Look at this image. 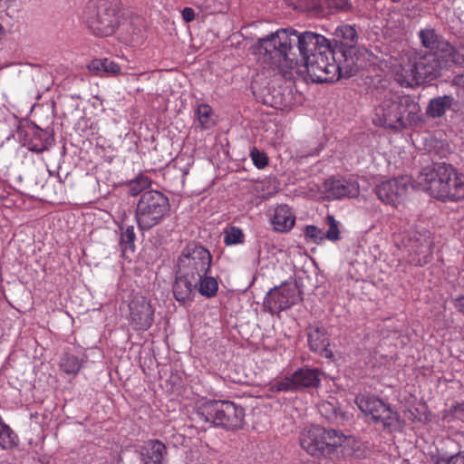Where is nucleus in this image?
Listing matches in <instances>:
<instances>
[{
  "instance_id": "f257e3e1",
  "label": "nucleus",
  "mask_w": 464,
  "mask_h": 464,
  "mask_svg": "<svg viewBox=\"0 0 464 464\" xmlns=\"http://www.w3.org/2000/svg\"><path fill=\"white\" fill-rule=\"evenodd\" d=\"M300 43L301 34L293 28H283L258 39L252 49L264 68L289 80L292 70L299 64Z\"/></svg>"
},
{
  "instance_id": "6e6552de",
  "label": "nucleus",
  "mask_w": 464,
  "mask_h": 464,
  "mask_svg": "<svg viewBox=\"0 0 464 464\" xmlns=\"http://www.w3.org/2000/svg\"><path fill=\"white\" fill-rule=\"evenodd\" d=\"M346 437L335 430L313 426L304 430L299 438L300 446L311 456L331 457L338 447L343 446Z\"/></svg>"
},
{
  "instance_id": "7c9ffc66",
  "label": "nucleus",
  "mask_w": 464,
  "mask_h": 464,
  "mask_svg": "<svg viewBox=\"0 0 464 464\" xmlns=\"http://www.w3.org/2000/svg\"><path fill=\"white\" fill-rule=\"evenodd\" d=\"M60 367L67 374L75 375L80 371L82 363L75 355L65 353L61 359Z\"/></svg>"
},
{
  "instance_id": "49530a36",
  "label": "nucleus",
  "mask_w": 464,
  "mask_h": 464,
  "mask_svg": "<svg viewBox=\"0 0 464 464\" xmlns=\"http://www.w3.org/2000/svg\"><path fill=\"white\" fill-rule=\"evenodd\" d=\"M393 3H398L400 2L401 0H392Z\"/></svg>"
},
{
  "instance_id": "37998d69",
  "label": "nucleus",
  "mask_w": 464,
  "mask_h": 464,
  "mask_svg": "<svg viewBox=\"0 0 464 464\" xmlns=\"http://www.w3.org/2000/svg\"><path fill=\"white\" fill-rule=\"evenodd\" d=\"M455 307L464 314V295L455 300Z\"/></svg>"
},
{
  "instance_id": "2f4dec72",
  "label": "nucleus",
  "mask_w": 464,
  "mask_h": 464,
  "mask_svg": "<svg viewBox=\"0 0 464 464\" xmlns=\"http://www.w3.org/2000/svg\"><path fill=\"white\" fill-rule=\"evenodd\" d=\"M150 187V180L147 177H139L135 180L130 182L128 188L129 194L131 196H142V193L148 192Z\"/></svg>"
},
{
  "instance_id": "dca6fc26",
  "label": "nucleus",
  "mask_w": 464,
  "mask_h": 464,
  "mask_svg": "<svg viewBox=\"0 0 464 464\" xmlns=\"http://www.w3.org/2000/svg\"><path fill=\"white\" fill-rule=\"evenodd\" d=\"M430 56L441 69L464 63V55L459 53L447 40L443 41V44H440L432 53H430Z\"/></svg>"
},
{
  "instance_id": "79ce46f5",
  "label": "nucleus",
  "mask_w": 464,
  "mask_h": 464,
  "mask_svg": "<svg viewBox=\"0 0 464 464\" xmlns=\"http://www.w3.org/2000/svg\"><path fill=\"white\" fill-rule=\"evenodd\" d=\"M452 84L464 89V74H458L452 79Z\"/></svg>"
},
{
  "instance_id": "1a4fd4ad",
  "label": "nucleus",
  "mask_w": 464,
  "mask_h": 464,
  "mask_svg": "<svg viewBox=\"0 0 464 464\" xmlns=\"http://www.w3.org/2000/svg\"><path fill=\"white\" fill-rule=\"evenodd\" d=\"M358 408L367 416H371L376 425L383 430L392 432L401 427V421L397 411L381 399L367 394H360L355 398Z\"/></svg>"
},
{
  "instance_id": "a19ab883",
  "label": "nucleus",
  "mask_w": 464,
  "mask_h": 464,
  "mask_svg": "<svg viewBox=\"0 0 464 464\" xmlns=\"http://www.w3.org/2000/svg\"><path fill=\"white\" fill-rule=\"evenodd\" d=\"M182 17L186 22H191L195 18V12L190 7H185L182 11Z\"/></svg>"
},
{
  "instance_id": "f704fd0d",
  "label": "nucleus",
  "mask_w": 464,
  "mask_h": 464,
  "mask_svg": "<svg viewBox=\"0 0 464 464\" xmlns=\"http://www.w3.org/2000/svg\"><path fill=\"white\" fill-rule=\"evenodd\" d=\"M212 110L208 104H200L197 108V115L198 118V121L203 128H209L212 124L210 115H211Z\"/></svg>"
},
{
  "instance_id": "f3484780",
  "label": "nucleus",
  "mask_w": 464,
  "mask_h": 464,
  "mask_svg": "<svg viewBox=\"0 0 464 464\" xmlns=\"http://www.w3.org/2000/svg\"><path fill=\"white\" fill-rule=\"evenodd\" d=\"M144 464H168V450L159 440H150L140 448Z\"/></svg>"
},
{
  "instance_id": "7ed1b4c3",
  "label": "nucleus",
  "mask_w": 464,
  "mask_h": 464,
  "mask_svg": "<svg viewBox=\"0 0 464 464\" xmlns=\"http://www.w3.org/2000/svg\"><path fill=\"white\" fill-rule=\"evenodd\" d=\"M420 106L410 95L385 97L376 107L372 122L390 129H406L421 122Z\"/></svg>"
},
{
  "instance_id": "58836bf2",
  "label": "nucleus",
  "mask_w": 464,
  "mask_h": 464,
  "mask_svg": "<svg viewBox=\"0 0 464 464\" xmlns=\"http://www.w3.org/2000/svg\"><path fill=\"white\" fill-rule=\"evenodd\" d=\"M277 392H289L297 390L295 382H294V373L291 377H286L275 384Z\"/></svg>"
},
{
  "instance_id": "4468645a",
  "label": "nucleus",
  "mask_w": 464,
  "mask_h": 464,
  "mask_svg": "<svg viewBox=\"0 0 464 464\" xmlns=\"http://www.w3.org/2000/svg\"><path fill=\"white\" fill-rule=\"evenodd\" d=\"M129 308L130 319L136 330L145 331L152 325L154 310L146 298L133 299Z\"/></svg>"
},
{
  "instance_id": "b1692460",
  "label": "nucleus",
  "mask_w": 464,
  "mask_h": 464,
  "mask_svg": "<svg viewBox=\"0 0 464 464\" xmlns=\"http://www.w3.org/2000/svg\"><path fill=\"white\" fill-rule=\"evenodd\" d=\"M273 225L276 230L284 232L290 230L295 225V217L287 206H279L275 210Z\"/></svg>"
},
{
  "instance_id": "6ab92c4d",
  "label": "nucleus",
  "mask_w": 464,
  "mask_h": 464,
  "mask_svg": "<svg viewBox=\"0 0 464 464\" xmlns=\"http://www.w3.org/2000/svg\"><path fill=\"white\" fill-rule=\"evenodd\" d=\"M456 104L457 101L451 95L437 96L429 101L425 114L431 119L440 118Z\"/></svg>"
},
{
  "instance_id": "412c9836",
  "label": "nucleus",
  "mask_w": 464,
  "mask_h": 464,
  "mask_svg": "<svg viewBox=\"0 0 464 464\" xmlns=\"http://www.w3.org/2000/svg\"><path fill=\"white\" fill-rule=\"evenodd\" d=\"M322 372L317 368L303 367L294 372V382L297 390L303 388H317L321 382Z\"/></svg>"
},
{
  "instance_id": "0eeeda50",
  "label": "nucleus",
  "mask_w": 464,
  "mask_h": 464,
  "mask_svg": "<svg viewBox=\"0 0 464 464\" xmlns=\"http://www.w3.org/2000/svg\"><path fill=\"white\" fill-rule=\"evenodd\" d=\"M169 200L159 190L142 193L136 203L135 219L141 231L159 225L169 211Z\"/></svg>"
},
{
  "instance_id": "e433bc0d",
  "label": "nucleus",
  "mask_w": 464,
  "mask_h": 464,
  "mask_svg": "<svg viewBox=\"0 0 464 464\" xmlns=\"http://www.w3.org/2000/svg\"><path fill=\"white\" fill-rule=\"evenodd\" d=\"M305 237L310 239L312 242L319 244L321 243L324 238L325 236L322 229L318 228L315 226H307L305 227Z\"/></svg>"
},
{
  "instance_id": "9b49d317",
  "label": "nucleus",
  "mask_w": 464,
  "mask_h": 464,
  "mask_svg": "<svg viewBox=\"0 0 464 464\" xmlns=\"http://www.w3.org/2000/svg\"><path fill=\"white\" fill-rule=\"evenodd\" d=\"M441 68L430 55L414 63L409 70L396 75V81L403 87L418 86L440 76Z\"/></svg>"
},
{
  "instance_id": "20e7f679",
  "label": "nucleus",
  "mask_w": 464,
  "mask_h": 464,
  "mask_svg": "<svg viewBox=\"0 0 464 464\" xmlns=\"http://www.w3.org/2000/svg\"><path fill=\"white\" fill-rule=\"evenodd\" d=\"M420 184L442 201L464 200V174L447 163H437L419 176Z\"/></svg>"
},
{
  "instance_id": "5701e85b",
  "label": "nucleus",
  "mask_w": 464,
  "mask_h": 464,
  "mask_svg": "<svg viewBox=\"0 0 464 464\" xmlns=\"http://www.w3.org/2000/svg\"><path fill=\"white\" fill-rule=\"evenodd\" d=\"M318 410L322 416L332 421H343L349 419L347 411H343L337 399L331 397L330 400L324 401L318 405Z\"/></svg>"
},
{
  "instance_id": "39448f33",
  "label": "nucleus",
  "mask_w": 464,
  "mask_h": 464,
  "mask_svg": "<svg viewBox=\"0 0 464 464\" xmlns=\"http://www.w3.org/2000/svg\"><path fill=\"white\" fill-rule=\"evenodd\" d=\"M193 414L198 422L210 423L227 430L241 429L245 420L244 409L230 401H200L195 405Z\"/></svg>"
},
{
  "instance_id": "a211bd4d",
  "label": "nucleus",
  "mask_w": 464,
  "mask_h": 464,
  "mask_svg": "<svg viewBox=\"0 0 464 464\" xmlns=\"http://www.w3.org/2000/svg\"><path fill=\"white\" fill-rule=\"evenodd\" d=\"M308 343L312 351L324 358H332L333 353L328 348L329 339L326 331L321 326H310L308 328Z\"/></svg>"
},
{
  "instance_id": "c9c22d12",
  "label": "nucleus",
  "mask_w": 464,
  "mask_h": 464,
  "mask_svg": "<svg viewBox=\"0 0 464 464\" xmlns=\"http://www.w3.org/2000/svg\"><path fill=\"white\" fill-rule=\"evenodd\" d=\"M326 224L329 226V228L326 234H324L325 238L331 241L337 240L339 238L340 231L337 226V221L335 220L334 217L332 215H328L326 217Z\"/></svg>"
},
{
  "instance_id": "aec40b11",
  "label": "nucleus",
  "mask_w": 464,
  "mask_h": 464,
  "mask_svg": "<svg viewBox=\"0 0 464 464\" xmlns=\"http://www.w3.org/2000/svg\"><path fill=\"white\" fill-rule=\"evenodd\" d=\"M178 274L173 285V295L178 302L186 304L192 300L196 285L192 277L186 276L183 273Z\"/></svg>"
},
{
  "instance_id": "393cba45",
  "label": "nucleus",
  "mask_w": 464,
  "mask_h": 464,
  "mask_svg": "<svg viewBox=\"0 0 464 464\" xmlns=\"http://www.w3.org/2000/svg\"><path fill=\"white\" fill-rule=\"evenodd\" d=\"M88 69L97 75L105 73L106 75L116 76L121 73V66L108 58L92 60L89 63Z\"/></svg>"
},
{
  "instance_id": "bb28decb",
  "label": "nucleus",
  "mask_w": 464,
  "mask_h": 464,
  "mask_svg": "<svg viewBox=\"0 0 464 464\" xmlns=\"http://www.w3.org/2000/svg\"><path fill=\"white\" fill-rule=\"evenodd\" d=\"M419 37L423 47L432 53L440 44H443L445 39L436 33L433 28H425L420 31Z\"/></svg>"
},
{
  "instance_id": "f8f14e48",
  "label": "nucleus",
  "mask_w": 464,
  "mask_h": 464,
  "mask_svg": "<svg viewBox=\"0 0 464 464\" xmlns=\"http://www.w3.org/2000/svg\"><path fill=\"white\" fill-rule=\"evenodd\" d=\"M300 291L295 282H284L279 286L270 289L265 299V305L270 311H282L295 304L299 300Z\"/></svg>"
},
{
  "instance_id": "4c0bfd02",
  "label": "nucleus",
  "mask_w": 464,
  "mask_h": 464,
  "mask_svg": "<svg viewBox=\"0 0 464 464\" xmlns=\"http://www.w3.org/2000/svg\"><path fill=\"white\" fill-rule=\"evenodd\" d=\"M250 156L254 165L258 169L265 168L268 163V158L266 153L259 151L256 148H253Z\"/></svg>"
},
{
  "instance_id": "c756f323",
  "label": "nucleus",
  "mask_w": 464,
  "mask_h": 464,
  "mask_svg": "<svg viewBox=\"0 0 464 464\" xmlns=\"http://www.w3.org/2000/svg\"><path fill=\"white\" fill-rule=\"evenodd\" d=\"M121 231V246L123 252V255L130 250L131 253L135 251V238L136 234L134 231L133 226H127L124 227L123 226L120 227Z\"/></svg>"
},
{
  "instance_id": "9d476101",
  "label": "nucleus",
  "mask_w": 464,
  "mask_h": 464,
  "mask_svg": "<svg viewBox=\"0 0 464 464\" xmlns=\"http://www.w3.org/2000/svg\"><path fill=\"white\" fill-rule=\"evenodd\" d=\"M212 256L209 251L195 243L188 245L178 260V273L199 280L211 267Z\"/></svg>"
},
{
  "instance_id": "473e14b6",
  "label": "nucleus",
  "mask_w": 464,
  "mask_h": 464,
  "mask_svg": "<svg viewBox=\"0 0 464 464\" xmlns=\"http://www.w3.org/2000/svg\"><path fill=\"white\" fill-rule=\"evenodd\" d=\"M244 242L243 231L237 227H229L224 231V243L227 246L241 244Z\"/></svg>"
},
{
  "instance_id": "ddd939ff",
  "label": "nucleus",
  "mask_w": 464,
  "mask_h": 464,
  "mask_svg": "<svg viewBox=\"0 0 464 464\" xmlns=\"http://www.w3.org/2000/svg\"><path fill=\"white\" fill-rule=\"evenodd\" d=\"M409 185V178L401 176L382 181L375 187L374 192L383 203L396 206L407 194Z\"/></svg>"
},
{
  "instance_id": "f03ea898",
  "label": "nucleus",
  "mask_w": 464,
  "mask_h": 464,
  "mask_svg": "<svg viewBox=\"0 0 464 464\" xmlns=\"http://www.w3.org/2000/svg\"><path fill=\"white\" fill-rule=\"evenodd\" d=\"M298 59L314 82L338 81L334 53L324 36L312 32L302 33Z\"/></svg>"
},
{
  "instance_id": "a878e982",
  "label": "nucleus",
  "mask_w": 464,
  "mask_h": 464,
  "mask_svg": "<svg viewBox=\"0 0 464 464\" xmlns=\"http://www.w3.org/2000/svg\"><path fill=\"white\" fill-rule=\"evenodd\" d=\"M343 61L337 63V75L338 80L340 78H350L353 76L359 70V66L356 63L354 57L352 56V51L342 50Z\"/></svg>"
},
{
  "instance_id": "72a5a7b5",
  "label": "nucleus",
  "mask_w": 464,
  "mask_h": 464,
  "mask_svg": "<svg viewBox=\"0 0 464 464\" xmlns=\"http://www.w3.org/2000/svg\"><path fill=\"white\" fill-rule=\"evenodd\" d=\"M139 22V20H137ZM129 27L131 31H127L128 36L127 41L132 44H139L143 40V27L139 23L131 21L129 24Z\"/></svg>"
},
{
  "instance_id": "423d86ee",
  "label": "nucleus",
  "mask_w": 464,
  "mask_h": 464,
  "mask_svg": "<svg viewBox=\"0 0 464 464\" xmlns=\"http://www.w3.org/2000/svg\"><path fill=\"white\" fill-rule=\"evenodd\" d=\"M83 22L96 36L112 35L121 24L118 0H90L83 10Z\"/></svg>"
},
{
  "instance_id": "a18cd8bd",
  "label": "nucleus",
  "mask_w": 464,
  "mask_h": 464,
  "mask_svg": "<svg viewBox=\"0 0 464 464\" xmlns=\"http://www.w3.org/2000/svg\"><path fill=\"white\" fill-rule=\"evenodd\" d=\"M459 236L461 238V240L464 241V224L460 227L459 230Z\"/></svg>"
},
{
  "instance_id": "4be33fe9",
  "label": "nucleus",
  "mask_w": 464,
  "mask_h": 464,
  "mask_svg": "<svg viewBox=\"0 0 464 464\" xmlns=\"http://www.w3.org/2000/svg\"><path fill=\"white\" fill-rule=\"evenodd\" d=\"M358 34L354 26L342 24L335 28L334 33V42L343 47V50L352 51L358 43Z\"/></svg>"
},
{
  "instance_id": "c85d7f7f",
  "label": "nucleus",
  "mask_w": 464,
  "mask_h": 464,
  "mask_svg": "<svg viewBox=\"0 0 464 464\" xmlns=\"http://www.w3.org/2000/svg\"><path fill=\"white\" fill-rule=\"evenodd\" d=\"M319 13L323 15L334 11H347L351 8L348 0H319Z\"/></svg>"
},
{
  "instance_id": "2eb2a0df",
  "label": "nucleus",
  "mask_w": 464,
  "mask_h": 464,
  "mask_svg": "<svg viewBox=\"0 0 464 464\" xmlns=\"http://www.w3.org/2000/svg\"><path fill=\"white\" fill-rule=\"evenodd\" d=\"M328 198L340 199L343 198H356L360 194L357 181L345 179H329L324 183Z\"/></svg>"
},
{
  "instance_id": "c03bdc74",
  "label": "nucleus",
  "mask_w": 464,
  "mask_h": 464,
  "mask_svg": "<svg viewBox=\"0 0 464 464\" xmlns=\"http://www.w3.org/2000/svg\"><path fill=\"white\" fill-rule=\"evenodd\" d=\"M422 237H423V239H422V242L420 243V245H424L425 244L427 246H430V242L429 240V237H428L427 233L422 235Z\"/></svg>"
},
{
  "instance_id": "cd10ccee",
  "label": "nucleus",
  "mask_w": 464,
  "mask_h": 464,
  "mask_svg": "<svg viewBox=\"0 0 464 464\" xmlns=\"http://www.w3.org/2000/svg\"><path fill=\"white\" fill-rule=\"evenodd\" d=\"M195 290L207 298L214 297L218 289V284L215 277L204 275L199 280H195Z\"/></svg>"
},
{
  "instance_id": "ea45409f",
  "label": "nucleus",
  "mask_w": 464,
  "mask_h": 464,
  "mask_svg": "<svg viewBox=\"0 0 464 464\" xmlns=\"http://www.w3.org/2000/svg\"><path fill=\"white\" fill-rule=\"evenodd\" d=\"M437 464H464V451H460L450 458H440Z\"/></svg>"
}]
</instances>
